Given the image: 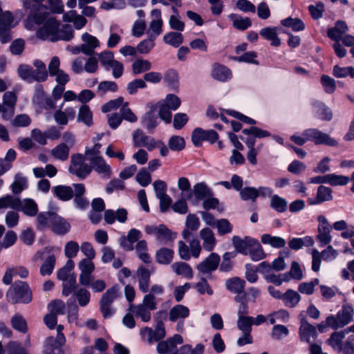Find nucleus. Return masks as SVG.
I'll list each match as a JSON object with an SVG mask.
<instances>
[{
	"instance_id": "6e6d98bb",
	"label": "nucleus",
	"mask_w": 354,
	"mask_h": 354,
	"mask_svg": "<svg viewBox=\"0 0 354 354\" xmlns=\"http://www.w3.org/2000/svg\"><path fill=\"white\" fill-rule=\"evenodd\" d=\"M152 67L151 63L147 59H136L132 64V71L133 74L138 75L149 71Z\"/></svg>"
},
{
	"instance_id": "a211bd4d",
	"label": "nucleus",
	"mask_w": 354,
	"mask_h": 354,
	"mask_svg": "<svg viewBox=\"0 0 354 354\" xmlns=\"http://www.w3.org/2000/svg\"><path fill=\"white\" fill-rule=\"evenodd\" d=\"M52 248H46L43 252H38L37 255L40 256L46 252L48 256L45 258L44 263L41 264L39 270L41 275L46 276L52 274L56 262L55 256L51 253Z\"/></svg>"
},
{
	"instance_id": "ddd939ff",
	"label": "nucleus",
	"mask_w": 354,
	"mask_h": 354,
	"mask_svg": "<svg viewBox=\"0 0 354 354\" xmlns=\"http://www.w3.org/2000/svg\"><path fill=\"white\" fill-rule=\"evenodd\" d=\"M65 343L66 338L62 335H59V339L47 337L44 343L43 354H65L62 348Z\"/></svg>"
},
{
	"instance_id": "774afa93",
	"label": "nucleus",
	"mask_w": 354,
	"mask_h": 354,
	"mask_svg": "<svg viewBox=\"0 0 354 354\" xmlns=\"http://www.w3.org/2000/svg\"><path fill=\"white\" fill-rule=\"evenodd\" d=\"M215 226L217 228L218 235L231 233L233 229L232 225L226 218L217 220Z\"/></svg>"
},
{
	"instance_id": "2f4dec72",
	"label": "nucleus",
	"mask_w": 354,
	"mask_h": 354,
	"mask_svg": "<svg viewBox=\"0 0 354 354\" xmlns=\"http://www.w3.org/2000/svg\"><path fill=\"white\" fill-rule=\"evenodd\" d=\"M150 272L149 271L144 268L140 267L137 270V276L139 283V289L142 292L145 293L148 292L150 281Z\"/></svg>"
},
{
	"instance_id": "c03bdc74",
	"label": "nucleus",
	"mask_w": 354,
	"mask_h": 354,
	"mask_svg": "<svg viewBox=\"0 0 354 354\" xmlns=\"http://www.w3.org/2000/svg\"><path fill=\"white\" fill-rule=\"evenodd\" d=\"M18 23L19 21L15 20L12 13L10 11L3 12L0 15V28L11 29Z\"/></svg>"
},
{
	"instance_id": "f704fd0d",
	"label": "nucleus",
	"mask_w": 354,
	"mask_h": 354,
	"mask_svg": "<svg viewBox=\"0 0 354 354\" xmlns=\"http://www.w3.org/2000/svg\"><path fill=\"white\" fill-rule=\"evenodd\" d=\"M186 228L183 230L182 235L185 239H187L190 235V231H196L200 226L199 218L195 214H189L185 222Z\"/></svg>"
},
{
	"instance_id": "3c124183",
	"label": "nucleus",
	"mask_w": 354,
	"mask_h": 354,
	"mask_svg": "<svg viewBox=\"0 0 354 354\" xmlns=\"http://www.w3.org/2000/svg\"><path fill=\"white\" fill-rule=\"evenodd\" d=\"M174 251L171 249L162 248L157 251L156 261L160 264H169L173 259Z\"/></svg>"
},
{
	"instance_id": "c85d7f7f",
	"label": "nucleus",
	"mask_w": 354,
	"mask_h": 354,
	"mask_svg": "<svg viewBox=\"0 0 354 354\" xmlns=\"http://www.w3.org/2000/svg\"><path fill=\"white\" fill-rule=\"evenodd\" d=\"M313 107L315 115L319 119L327 121L332 119V111L324 103L315 101L313 102Z\"/></svg>"
},
{
	"instance_id": "72a5a7b5",
	"label": "nucleus",
	"mask_w": 354,
	"mask_h": 354,
	"mask_svg": "<svg viewBox=\"0 0 354 354\" xmlns=\"http://www.w3.org/2000/svg\"><path fill=\"white\" fill-rule=\"evenodd\" d=\"M129 310L136 317H140L142 321L144 322H147L151 319V311H152V310L147 308L142 304L138 305H133L131 304Z\"/></svg>"
},
{
	"instance_id": "58836bf2",
	"label": "nucleus",
	"mask_w": 354,
	"mask_h": 354,
	"mask_svg": "<svg viewBox=\"0 0 354 354\" xmlns=\"http://www.w3.org/2000/svg\"><path fill=\"white\" fill-rule=\"evenodd\" d=\"M73 30L69 25H63L57 28V30L55 33L54 41L58 40L69 41L73 37Z\"/></svg>"
},
{
	"instance_id": "69168bd1",
	"label": "nucleus",
	"mask_w": 354,
	"mask_h": 354,
	"mask_svg": "<svg viewBox=\"0 0 354 354\" xmlns=\"http://www.w3.org/2000/svg\"><path fill=\"white\" fill-rule=\"evenodd\" d=\"M97 57L105 71H108V67L115 61L114 54L110 50H104L98 53Z\"/></svg>"
},
{
	"instance_id": "9d476101",
	"label": "nucleus",
	"mask_w": 354,
	"mask_h": 354,
	"mask_svg": "<svg viewBox=\"0 0 354 354\" xmlns=\"http://www.w3.org/2000/svg\"><path fill=\"white\" fill-rule=\"evenodd\" d=\"M183 342L182 336L176 334L171 338L160 342L156 349L160 354H178L177 344H181Z\"/></svg>"
},
{
	"instance_id": "052dcab7",
	"label": "nucleus",
	"mask_w": 354,
	"mask_h": 354,
	"mask_svg": "<svg viewBox=\"0 0 354 354\" xmlns=\"http://www.w3.org/2000/svg\"><path fill=\"white\" fill-rule=\"evenodd\" d=\"M73 296L76 298L78 304L82 307L87 306L91 299L90 292L83 288H80L74 292Z\"/></svg>"
},
{
	"instance_id": "5fc2aeb1",
	"label": "nucleus",
	"mask_w": 354,
	"mask_h": 354,
	"mask_svg": "<svg viewBox=\"0 0 354 354\" xmlns=\"http://www.w3.org/2000/svg\"><path fill=\"white\" fill-rule=\"evenodd\" d=\"M92 118V112L88 106L86 104L81 106L77 115V121L83 122L86 126H91L93 123Z\"/></svg>"
},
{
	"instance_id": "393cba45",
	"label": "nucleus",
	"mask_w": 354,
	"mask_h": 354,
	"mask_svg": "<svg viewBox=\"0 0 354 354\" xmlns=\"http://www.w3.org/2000/svg\"><path fill=\"white\" fill-rule=\"evenodd\" d=\"M19 203L17 211H21L26 216L30 217H33L37 214L38 206L33 199L29 198H24L22 201L19 199Z\"/></svg>"
},
{
	"instance_id": "a18cd8bd",
	"label": "nucleus",
	"mask_w": 354,
	"mask_h": 354,
	"mask_svg": "<svg viewBox=\"0 0 354 354\" xmlns=\"http://www.w3.org/2000/svg\"><path fill=\"white\" fill-rule=\"evenodd\" d=\"M270 205L277 212L283 213L288 209V201L279 195L274 194L271 196Z\"/></svg>"
},
{
	"instance_id": "e433bc0d",
	"label": "nucleus",
	"mask_w": 354,
	"mask_h": 354,
	"mask_svg": "<svg viewBox=\"0 0 354 354\" xmlns=\"http://www.w3.org/2000/svg\"><path fill=\"white\" fill-rule=\"evenodd\" d=\"M245 281L236 277L229 279L225 281L226 288L229 291L236 294H240L243 292L245 288Z\"/></svg>"
},
{
	"instance_id": "603ef678",
	"label": "nucleus",
	"mask_w": 354,
	"mask_h": 354,
	"mask_svg": "<svg viewBox=\"0 0 354 354\" xmlns=\"http://www.w3.org/2000/svg\"><path fill=\"white\" fill-rule=\"evenodd\" d=\"M248 254L250 259L254 261H259L266 258V254L263 251L262 246L257 239L250 248Z\"/></svg>"
},
{
	"instance_id": "1a4fd4ad",
	"label": "nucleus",
	"mask_w": 354,
	"mask_h": 354,
	"mask_svg": "<svg viewBox=\"0 0 354 354\" xmlns=\"http://www.w3.org/2000/svg\"><path fill=\"white\" fill-rule=\"evenodd\" d=\"M32 103L41 109L50 110L56 106V100L52 97L45 95L43 88L41 85L35 87V95L32 99Z\"/></svg>"
},
{
	"instance_id": "f8f14e48",
	"label": "nucleus",
	"mask_w": 354,
	"mask_h": 354,
	"mask_svg": "<svg viewBox=\"0 0 354 354\" xmlns=\"http://www.w3.org/2000/svg\"><path fill=\"white\" fill-rule=\"evenodd\" d=\"M220 261V256L217 253L212 252L196 266V269L203 274H210L218 268Z\"/></svg>"
},
{
	"instance_id": "bf43d9fd",
	"label": "nucleus",
	"mask_w": 354,
	"mask_h": 354,
	"mask_svg": "<svg viewBox=\"0 0 354 354\" xmlns=\"http://www.w3.org/2000/svg\"><path fill=\"white\" fill-rule=\"evenodd\" d=\"M289 330L288 328L281 324L274 325L271 330L270 336L274 340H281L288 336Z\"/></svg>"
},
{
	"instance_id": "2eb2a0df",
	"label": "nucleus",
	"mask_w": 354,
	"mask_h": 354,
	"mask_svg": "<svg viewBox=\"0 0 354 354\" xmlns=\"http://www.w3.org/2000/svg\"><path fill=\"white\" fill-rule=\"evenodd\" d=\"M299 335L301 342H305L308 344L312 343L313 341H316L317 338L316 327L309 324L304 319L301 321Z\"/></svg>"
},
{
	"instance_id": "0e129e2a",
	"label": "nucleus",
	"mask_w": 354,
	"mask_h": 354,
	"mask_svg": "<svg viewBox=\"0 0 354 354\" xmlns=\"http://www.w3.org/2000/svg\"><path fill=\"white\" fill-rule=\"evenodd\" d=\"M30 123L31 119L26 113L18 114L10 120V124L13 127H27Z\"/></svg>"
},
{
	"instance_id": "4468645a",
	"label": "nucleus",
	"mask_w": 354,
	"mask_h": 354,
	"mask_svg": "<svg viewBox=\"0 0 354 354\" xmlns=\"http://www.w3.org/2000/svg\"><path fill=\"white\" fill-rule=\"evenodd\" d=\"M141 336L146 339L149 344L158 340L165 337V330L162 322L157 323L155 330H152L149 327H145L140 331Z\"/></svg>"
},
{
	"instance_id": "a19ab883",
	"label": "nucleus",
	"mask_w": 354,
	"mask_h": 354,
	"mask_svg": "<svg viewBox=\"0 0 354 354\" xmlns=\"http://www.w3.org/2000/svg\"><path fill=\"white\" fill-rule=\"evenodd\" d=\"M229 19L233 22L235 28L244 30L251 26L252 22L248 17L243 18L236 14H230Z\"/></svg>"
},
{
	"instance_id": "49530a36",
	"label": "nucleus",
	"mask_w": 354,
	"mask_h": 354,
	"mask_svg": "<svg viewBox=\"0 0 354 354\" xmlns=\"http://www.w3.org/2000/svg\"><path fill=\"white\" fill-rule=\"evenodd\" d=\"M55 213L51 212H41L37 215V221L39 229L51 227Z\"/></svg>"
},
{
	"instance_id": "c9c22d12",
	"label": "nucleus",
	"mask_w": 354,
	"mask_h": 354,
	"mask_svg": "<svg viewBox=\"0 0 354 354\" xmlns=\"http://www.w3.org/2000/svg\"><path fill=\"white\" fill-rule=\"evenodd\" d=\"M192 191L196 201H202L212 195L211 189L204 183H196Z\"/></svg>"
},
{
	"instance_id": "412c9836",
	"label": "nucleus",
	"mask_w": 354,
	"mask_h": 354,
	"mask_svg": "<svg viewBox=\"0 0 354 354\" xmlns=\"http://www.w3.org/2000/svg\"><path fill=\"white\" fill-rule=\"evenodd\" d=\"M211 76L213 79L225 82L231 80L232 77V71L227 66L215 63L212 65Z\"/></svg>"
},
{
	"instance_id": "6ab92c4d",
	"label": "nucleus",
	"mask_w": 354,
	"mask_h": 354,
	"mask_svg": "<svg viewBox=\"0 0 354 354\" xmlns=\"http://www.w3.org/2000/svg\"><path fill=\"white\" fill-rule=\"evenodd\" d=\"M189 309L182 304H177L172 307L169 313V319L171 322H178V327L183 326V322L189 316Z\"/></svg>"
},
{
	"instance_id": "680f3d73",
	"label": "nucleus",
	"mask_w": 354,
	"mask_h": 354,
	"mask_svg": "<svg viewBox=\"0 0 354 354\" xmlns=\"http://www.w3.org/2000/svg\"><path fill=\"white\" fill-rule=\"evenodd\" d=\"M120 296L118 286H114L108 289L103 295L100 301L104 304H112L113 301Z\"/></svg>"
},
{
	"instance_id": "dca6fc26",
	"label": "nucleus",
	"mask_w": 354,
	"mask_h": 354,
	"mask_svg": "<svg viewBox=\"0 0 354 354\" xmlns=\"http://www.w3.org/2000/svg\"><path fill=\"white\" fill-rule=\"evenodd\" d=\"M91 167L97 173L102 175L103 178H109L111 175V166L106 163L103 157L95 156L89 157Z\"/></svg>"
},
{
	"instance_id": "f3484780",
	"label": "nucleus",
	"mask_w": 354,
	"mask_h": 354,
	"mask_svg": "<svg viewBox=\"0 0 354 354\" xmlns=\"http://www.w3.org/2000/svg\"><path fill=\"white\" fill-rule=\"evenodd\" d=\"M256 240V239L250 236H245L241 239L239 236H234L232 239V243L237 253L248 255Z\"/></svg>"
},
{
	"instance_id": "e2e57ef3",
	"label": "nucleus",
	"mask_w": 354,
	"mask_h": 354,
	"mask_svg": "<svg viewBox=\"0 0 354 354\" xmlns=\"http://www.w3.org/2000/svg\"><path fill=\"white\" fill-rule=\"evenodd\" d=\"M75 263L73 260L68 259L66 264L57 272V277L59 280L68 279L71 277V272L73 270Z\"/></svg>"
},
{
	"instance_id": "4be33fe9",
	"label": "nucleus",
	"mask_w": 354,
	"mask_h": 354,
	"mask_svg": "<svg viewBox=\"0 0 354 354\" xmlns=\"http://www.w3.org/2000/svg\"><path fill=\"white\" fill-rule=\"evenodd\" d=\"M333 199L332 190L328 187L320 185L317 188L316 197L308 199V203L310 205L321 204L325 201H329Z\"/></svg>"
},
{
	"instance_id": "473e14b6",
	"label": "nucleus",
	"mask_w": 354,
	"mask_h": 354,
	"mask_svg": "<svg viewBox=\"0 0 354 354\" xmlns=\"http://www.w3.org/2000/svg\"><path fill=\"white\" fill-rule=\"evenodd\" d=\"M171 268L177 275L187 279L193 277V270L191 266L185 262H176L171 266Z\"/></svg>"
},
{
	"instance_id": "5701e85b",
	"label": "nucleus",
	"mask_w": 354,
	"mask_h": 354,
	"mask_svg": "<svg viewBox=\"0 0 354 354\" xmlns=\"http://www.w3.org/2000/svg\"><path fill=\"white\" fill-rule=\"evenodd\" d=\"M200 237L203 241V248L207 252H212L216 244L213 231L209 227H205L200 231Z\"/></svg>"
},
{
	"instance_id": "09e8293b",
	"label": "nucleus",
	"mask_w": 354,
	"mask_h": 354,
	"mask_svg": "<svg viewBox=\"0 0 354 354\" xmlns=\"http://www.w3.org/2000/svg\"><path fill=\"white\" fill-rule=\"evenodd\" d=\"M19 205V198L12 195H6L0 198V209L10 208L17 211Z\"/></svg>"
},
{
	"instance_id": "37998d69",
	"label": "nucleus",
	"mask_w": 354,
	"mask_h": 354,
	"mask_svg": "<svg viewBox=\"0 0 354 354\" xmlns=\"http://www.w3.org/2000/svg\"><path fill=\"white\" fill-rule=\"evenodd\" d=\"M301 297L299 294L292 290L288 289L283 295L282 300L285 305L288 308H294L299 302Z\"/></svg>"
},
{
	"instance_id": "c756f323",
	"label": "nucleus",
	"mask_w": 354,
	"mask_h": 354,
	"mask_svg": "<svg viewBox=\"0 0 354 354\" xmlns=\"http://www.w3.org/2000/svg\"><path fill=\"white\" fill-rule=\"evenodd\" d=\"M50 227L55 234L63 235L70 230L71 225L64 218L55 214Z\"/></svg>"
},
{
	"instance_id": "338daca9",
	"label": "nucleus",
	"mask_w": 354,
	"mask_h": 354,
	"mask_svg": "<svg viewBox=\"0 0 354 354\" xmlns=\"http://www.w3.org/2000/svg\"><path fill=\"white\" fill-rule=\"evenodd\" d=\"M253 321L254 318L250 316L239 317L237 327L243 333H251Z\"/></svg>"
},
{
	"instance_id": "7ed1b4c3",
	"label": "nucleus",
	"mask_w": 354,
	"mask_h": 354,
	"mask_svg": "<svg viewBox=\"0 0 354 354\" xmlns=\"http://www.w3.org/2000/svg\"><path fill=\"white\" fill-rule=\"evenodd\" d=\"M353 315L354 308L351 304L345 303L337 313L336 316L331 315L327 317L326 324L328 327L337 330L339 328H343L353 322Z\"/></svg>"
},
{
	"instance_id": "b1692460",
	"label": "nucleus",
	"mask_w": 354,
	"mask_h": 354,
	"mask_svg": "<svg viewBox=\"0 0 354 354\" xmlns=\"http://www.w3.org/2000/svg\"><path fill=\"white\" fill-rule=\"evenodd\" d=\"M142 236V233L139 230L131 229L127 236L120 239V245L126 250H132L133 249V244L138 241Z\"/></svg>"
},
{
	"instance_id": "de8ad7c7",
	"label": "nucleus",
	"mask_w": 354,
	"mask_h": 354,
	"mask_svg": "<svg viewBox=\"0 0 354 354\" xmlns=\"http://www.w3.org/2000/svg\"><path fill=\"white\" fill-rule=\"evenodd\" d=\"M12 327L21 333H26L28 326L26 319L20 314H15L10 319Z\"/></svg>"
},
{
	"instance_id": "ea45409f",
	"label": "nucleus",
	"mask_w": 354,
	"mask_h": 354,
	"mask_svg": "<svg viewBox=\"0 0 354 354\" xmlns=\"http://www.w3.org/2000/svg\"><path fill=\"white\" fill-rule=\"evenodd\" d=\"M70 149L66 144H59L50 151L51 156L57 160L65 161L68 158Z\"/></svg>"
},
{
	"instance_id": "f03ea898",
	"label": "nucleus",
	"mask_w": 354,
	"mask_h": 354,
	"mask_svg": "<svg viewBox=\"0 0 354 354\" xmlns=\"http://www.w3.org/2000/svg\"><path fill=\"white\" fill-rule=\"evenodd\" d=\"M6 297L12 304H28L32 301V292L27 283L17 281L9 288Z\"/></svg>"
},
{
	"instance_id": "8fccbe9b",
	"label": "nucleus",
	"mask_w": 354,
	"mask_h": 354,
	"mask_svg": "<svg viewBox=\"0 0 354 354\" xmlns=\"http://www.w3.org/2000/svg\"><path fill=\"white\" fill-rule=\"evenodd\" d=\"M178 187L181 190L180 197L184 199H190L192 196L191 185L188 178L181 177L178 180Z\"/></svg>"
},
{
	"instance_id": "cd10ccee",
	"label": "nucleus",
	"mask_w": 354,
	"mask_h": 354,
	"mask_svg": "<svg viewBox=\"0 0 354 354\" xmlns=\"http://www.w3.org/2000/svg\"><path fill=\"white\" fill-rule=\"evenodd\" d=\"M278 28L275 26H268L261 28L259 31L260 35L266 40L271 41V45L273 46H279L281 40L278 37Z\"/></svg>"
},
{
	"instance_id": "7c9ffc66",
	"label": "nucleus",
	"mask_w": 354,
	"mask_h": 354,
	"mask_svg": "<svg viewBox=\"0 0 354 354\" xmlns=\"http://www.w3.org/2000/svg\"><path fill=\"white\" fill-rule=\"evenodd\" d=\"M52 192L62 201H70L73 197V189L71 186L57 185L52 188Z\"/></svg>"
},
{
	"instance_id": "39448f33",
	"label": "nucleus",
	"mask_w": 354,
	"mask_h": 354,
	"mask_svg": "<svg viewBox=\"0 0 354 354\" xmlns=\"http://www.w3.org/2000/svg\"><path fill=\"white\" fill-rule=\"evenodd\" d=\"M68 171L80 178H85L91 171V167L85 162V157L81 153H75L71 157Z\"/></svg>"
},
{
	"instance_id": "f257e3e1",
	"label": "nucleus",
	"mask_w": 354,
	"mask_h": 354,
	"mask_svg": "<svg viewBox=\"0 0 354 354\" xmlns=\"http://www.w3.org/2000/svg\"><path fill=\"white\" fill-rule=\"evenodd\" d=\"M33 24L41 25L36 32L38 38L54 41L55 33L59 26V23L55 17L48 11L41 13L30 12L27 18L26 27L31 28Z\"/></svg>"
},
{
	"instance_id": "0eeeda50",
	"label": "nucleus",
	"mask_w": 354,
	"mask_h": 354,
	"mask_svg": "<svg viewBox=\"0 0 354 354\" xmlns=\"http://www.w3.org/2000/svg\"><path fill=\"white\" fill-rule=\"evenodd\" d=\"M319 223L317 227V239L319 241L320 247H324L328 245L332 241V236L330 232L332 227L328 221L327 218L324 215H319L317 217Z\"/></svg>"
},
{
	"instance_id": "aec40b11",
	"label": "nucleus",
	"mask_w": 354,
	"mask_h": 354,
	"mask_svg": "<svg viewBox=\"0 0 354 354\" xmlns=\"http://www.w3.org/2000/svg\"><path fill=\"white\" fill-rule=\"evenodd\" d=\"M83 44L80 46V50L85 55H92L95 48L100 46V41L97 37L85 32L82 35Z\"/></svg>"
},
{
	"instance_id": "a878e982",
	"label": "nucleus",
	"mask_w": 354,
	"mask_h": 354,
	"mask_svg": "<svg viewBox=\"0 0 354 354\" xmlns=\"http://www.w3.org/2000/svg\"><path fill=\"white\" fill-rule=\"evenodd\" d=\"M63 20L66 22H73L75 29L80 30L86 24V19L78 15L75 10H70L63 15Z\"/></svg>"
},
{
	"instance_id": "423d86ee",
	"label": "nucleus",
	"mask_w": 354,
	"mask_h": 354,
	"mask_svg": "<svg viewBox=\"0 0 354 354\" xmlns=\"http://www.w3.org/2000/svg\"><path fill=\"white\" fill-rule=\"evenodd\" d=\"M304 135L306 136L307 141L313 142L315 145H325L330 147H336L338 145L336 140L315 128L305 129Z\"/></svg>"
},
{
	"instance_id": "9b49d317",
	"label": "nucleus",
	"mask_w": 354,
	"mask_h": 354,
	"mask_svg": "<svg viewBox=\"0 0 354 354\" xmlns=\"http://www.w3.org/2000/svg\"><path fill=\"white\" fill-rule=\"evenodd\" d=\"M133 145L135 147H146L149 151L156 148L158 143L153 138L145 135L140 129H136L132 133Z\"/></svg>"
},
{
	"instance_id": "6e6552de",
	"label": "nucleus",
	"mask_w": 354,
	"mask_h": 354,
	"mask_svg": "<svg viewBox=\"0 0 354 354\" xmlns=\"http://www.w3.org/2000/svg\"><path fill=\"white\" fill-rule=\"evenodd\" d=\"M218 139V135L214 130H204L196 128L192 133V141L195 147H201L203 141H207L213 144Z\"/></svg>"
},
{
	"instance_id": "20e7f679",
	"label": "nucleus",
	"mask_w": 354,
	"mask_h": 354,
	"mask_svg": "<svg viewBox=\"0 0 354 354\" xmlns=\"http://www.w3.org/2000/svg\"><path fill=\"white\" fill-rule=\"evenodd\" d=\"M145 232L147 235L153 236L158 243L167 245L172 242L176 237V234L171 231L165 225H147Z\"/></svg>"
},
{
	"instance_id": "bb28decb",
	"label": "nucleus",
	"mask_w": 354,
	"mask_h": 354,
	"mask_svg": "<svg viewBox=\"0 0 354 354\" xmlns=\"http://www.w3.org/2000/svg\"><path fill=\"white\" fill-rule=\"evenodd\" d=\"M157 105H150L149 111L142 118V123L149 130L153 129L158 125V118L156 114Z\"/></svg>"
},
{
	"instance_id": "4c0bfd02",
	"label": "nucleus",
	"mask_w": 354,
	"mask_h": 354,
	"mask_svg": "<svg viewBox=\"0 0 354 354\" xmlns=\"http://www.w3.org/2000/svg\"><path fill=\"white\" fill-rule=\"evenodd\" d=\"M346 335L347 333L345 328L338 332H334L328 339V343L334 349L340 351L342 349V340Z\"/></svg>"
},
{
	"instance_id": "79ce46f5",
	"label": "nucleus",
	"mask_w": 354,
	"mask_h": 354,
	"mask_svg": "<svg viewBox=\"0 0 354 354\" xmlns=\"http://www.w3.org/2000/svg\"><path fill=\"white\" fill-rule=\"evenodd\" d=\"M261 241L263 244L270 245L275 248H283L286 243L284 239L280 236H271L268 234H263Z\"/></svg>"
},
{
	"instance_id": "13d9d810",
	"label": "nucleus",
	"mask_w": 354,
	"mask_h": 354,
	"mask_svg": "<svg viewBox=\"0 0 354 354\" xmlns=\"http://www.w3.org/2000/svg\"><path fill=\"white\" fill-rule=\"evenodd\" d=\"M62 295L65 297H68L71 293H74L76 288V275L74 273L71 274V277L68 279L62 281Z\"/></svg>"
},
{
	"instance_id": "4d7b16f0",
	"label": "nucleus",
	"mask_w": 354,
	"mask_h": 354,
	"mask_svg": "<svg viewBox=\"0 0 354 354\" xmlns=\"http://www.w3.org/2000/svg\"><path fill=\"white\" fill-rule=\"evenodd\" d=\"M163 39L166 44L177 48L183 42V36L178 32H169L164 36Z\"/></svg>"
},
{
	"instance_id": "864d4df0",
	"label": "nucleus",
	"mask_w": 354,
	"mask_h": 354,
	"mask_svg": "<svg viewBox=\"0 0 354 354\" xmlns=\"http://www.w3.org/2000/svg\"><path fill=\"white\" fill-rule=\"evenodd\" d=\"M281 25L290 28L293 31L298 32L304 30L305 24L299 18L288 17L281 21Z\"/></svg>"
}]
</instances>
